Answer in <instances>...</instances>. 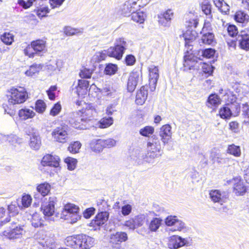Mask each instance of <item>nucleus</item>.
<instances>
[{
    "label": "nucleus",
    "instance_id": "26",
    "mask_svg": "<svg viewBox=\"0 0 249 249\" xmlns=\"http://www.w3.org/2000/svg\"><path fill=\"white\" fill-rule=\"evenodd\" d=\"M89 83L85 80H79L76 88V92L79 96H83L88 92Z\"/></svg>",
    "mask_w": 249,
    "mask_h": 249
},
{
    "label": "nucleus",
    "instance_id": "53",
    "mask_svg": "<svg viewBox=\"0 0 249 249\" xmlns=\"http://www.w3.org/2000/svg\"><path fill=\"white\" fill-rule=\"evenodd\" d=\"M154 132V127L150 126H146L140 130V134L145 137H149L153 134Z\"/></svg>",
    "mask_w": 249,
    "mask_h": 249
},
{
    "label": "nucleus",
    "instance_id": "27",
    "mask_svg": "<svg viewBox=\"0 0 249 249\" xmlns=\"http://www.w3.org/2000/svg\"><path fill=\"white\" fill-rule=\"evenodd\" d=\"M147 90L145 89L144 87H141L137 93L135 100L136 103L139 105H143L147 98Z\"/></svg>",
    "mask_w": 249,
    "mask_h": 249
},
{
    "label": "nucleus",
    "instance_id": "37",
    "mask_svg": "<svg viewBox=\"0 0 249 249\" xmlns=\"http://www.w3.org/2000/svg\"><path fill=\"white\" fill-rule=\"evenodd\" d=\"M50 190L51 185L47 182L40 184L36 187L37 191L43 196H47L50 192Z\"/></svg>",
    "mask_w": 249,
    "mask_h": 249
},
{
    "label": "nucleus",
    "instance_id": "17",
    "mask_svg": "<svg viewBox=\"0 0 249 249\" xmlns=\"http://www.w3.org/2000/svg\"><path fill=\"white\" fill-rule=\"evenodd\" d=\"M60 158L57 156L46 155L43 158L41 163L43 166L58 167L59 164Z\"/></svg>",
    "mask_w": 249,
    "mask_h": 249
},
{
    "label": "nucleus",
    "instance_id": "13",
    "mask_svg": "<svg viewBox=\"0 0 249 249\" xmlns=\"http://www.w3.org/2000/svg\"><path fill=\"white\" fill-rule=\"evenodd\" d=\"M108 219H93L89 223V226L92 227L94 230L100 229V228H104L106 231H111L113 225H110V221Z\"/></svg>",
    "mask_w": 249,
    "mask_h": 249
},
{
    "label": "nucleus",
    "instance_id": "15",
    "mask_svg": "<svg viewBox=\"0 0 249 249\" xmlns=\"http://www.w3.org/2000/svg\"><path fill=\"white\" fill-rule=\"evenodd\" d=\"M172 127L169 124L163 125L160 129L159 136L162 143L165 145L168 143L172 138Z\"/></svg>",
    "mask_w": 249,
    "mask_h": 249
},
{
    "label": "nucleus",
    "instance_id": "11",
    "mask_svg": "<svg viewBox=\"0 0 249 249\" xmlns=\"http://www.w3.org/2000/svg\"><path fill=\"white\" fill-rule=\"evenodd\" d=\"M57 202V198L55 196L49 198L48 201L44 202L41 206L43 213L46 216H51L54 212V206Z\"/></svg>",
    "mask_w": 249,
    "mask_h": 249
},
{
    "label": "nucleus",
    "instance_id": "58",
    "mask_svg": "<svg viewBox=\"0 0 249 249\" xmlns=\"http://www.w3.org/2000/svg\"><path fill=\"white\" fill-rule=\"evenodd\" d=\"M161 221V219H153L149 225L151 231H156L159 228Z\"/></svg>",
    "mask_w": 249,
    "mask_h": 249
},
{
    "label": "nucleus",
    "instance_id": "52",
    "mask_svg": "<svg viewBox=\"0 0 249 249\" xmlns=\"http://www.w3.org/2000/svg\"><path fill=\"white\" fill-rule=\"evenodd\" d=\"M219 114L222 118L227 119L231 117V112L230 107H224L220 109Z\"/></svg>",
    "mask_w": 249,
    "mask_h": 249
},
{
    "label": "nucleus",
    "instance_id": "40",
    "mask_svg": "<svg viewBox=\"0 0 249 249\" xmlns=\"http://www.w3.org/2000/svg\"><path fill=\"white\" fill-rule=\"evenodd\" d=\"M42 68V65L41 64H34L31 66L25 74L28 76H33L38 73Z\"/></svg>",
    "mask_w": 249,
    "mask_h": 249
},
{
    "label": "nucleus",
    "instance_id": "39",
    "mask_svg": "<svg viewBox=\"0 0 249 249\" xmlns=\"http://www.w3.org/2000/svg\"><path fill=\"white\" fill-rule=\"evenodd\" d=\"M235 20L239 23H247L249 19V16L248 14L242 11H237L234 15Z\"/></svg>",
    "mask_w": 249,
    "mask_h": 249
},
{
    "label": "nucleus",
    "instance_id": "36",
    "mask_svg": "<svg viewBox=\"0 0 249 249\" xmlns=\"http://www.w3.org/2000/svg\"><path fill=\"white\" fill-rule=\"evenodd\" d=\"M131 157L134 160H135L139 164L141 163L142 160L145 158V156L144 155L143 151L139 148L133 150Z\"/></svg>",
    "mask_w": 249,
    "mask_h": 249
},
{
    "label": "nucleus",
    "instance_id": "57",
    "mask_svg": "<svg viewBox=\"0 0 249 249\" xmlns=\"http://www.w3.org/2000/svg\"><path fill=\"white\" fill-rule=\"evenodd\" d=\"M41 0H27L26 2L24 0H18V3L24 9H27L31 7L34 2H36Z\"/></svg>",
    "mask_w": 249,
    "mask_h": 249
},
{
    "label": "nucleus",
    "instance_id": "12",
    "mask_svg": "<svg viewBox=\"0 0 249 249\" xmlns=\"http://www.w3.org/2000/svg\"><path fill=\"white\" fill-rule=\"evenodd\" d=\"M149 88L151 91H154L156 88L158 80L159 78L158 67L152 65L149 68Z\"/></svg>",
    "mask_w": 249,
    "mask_h": 249
},
{
    "label": "nucleus",
    "instance_id": "46",
    "mask_svg": "<svg viewBox=\"0 0 249 249\" xmlns=\"http://www.w3.org/2000/svg\"><path fill=\"white\" fill-rule=\"evenodd\" d=\"M107 54V51L96 52L93 56L92 60L95 62H100L106 59Z\"/></svg>",
    "mask_w": 249,
    "mask_h": 249
},
{
    "label": "nucleus",
    "instance_id": "3",
    "mask_svg": "<svg viewBox=\"0 0 249 249\" xmlns=\"http://www.w3.org/2000/svg\"><path fill=\"white\" fill-rule=\"evenodd\" d=\"M28 97L25 88L21 87L12 88L8 91V103L11 105L19 104L24 103Z\"/></svg>",
    "mask_w": 249,
    "mask_h": 249
},
{
    "label": "nucleus",
    "instance_id": "59",
    "mask_svg": "<svg viewBox=\"0 0 249 249\" xmlns=\"http://www.w3.org/2000/svg\"><path fill=\"white\" fill-rule=\"evenodd\" d=\"M102 142L103 144L104 148H111L114 146L116 144V142L115 140L111 138H109L106 140H103Z\"/></svg>",
    "mask_w": 249,
    "mask_h": 249
},
{
    "label": "nucleus",
    "instance_id": "19",
    "mask_svg": "<svg viewBox=\"0 0 249 249\" xmlns=\"http://www.w3.org/2000/svg\"><path fill=\"white\" fill-rule=\"evenodd\" d=\"M240 47L245 50H249V35L245 31H241L236 38Z\"/></svg>",
    "mask_w": 249,
    "mask_h": 249
},
{
    "label": "nucleus",
    "instance_id": "25",
    "mask_svg": "<svg viewBox=\"0 0 249 249\" xmlns=\"http://www.w3.org/2000/svg\"><path fill=\"white\" fill-rule=\"evenodd\" d=\"M41 143V139L38 133H32L29 143L30 147L33 150H37L40 148Z\"/></svg>",
    "mask_w": 249,
    "mask_h": 249
},
{
    "label": "nucleus",
    "instance_id": "21",
    "mask_svg": "<svg viewBox=\"0 0 249 249\" xmlns=\"http://www.w3.org/2000/svg\"><path fill=\"white\" fill-rule=\"evenodd\" d=\"M80 236V249H89L93 246L94 239L92 237L84 234H81Z\"/></svg>",
    "mask_w": 249,
    "mask_h": 249
},
{
    "label": "nucleus",
    "instance_id": "24",
    "mask_svg": "<svg viewBox=\"0 0 249 249\" xmlns=\"http://www.w3.org/2000/svg\"><path fill=\"white\" fill-rule=\"evenodd\" d=\"M63 66V62L61 60L54 59L51 60L47 65V70L51 72H57L60 71Z\"/></svg>",
    "mask_w": 249,
    "mask_h": 249
},
{
    "label": "nucleus",
    "instance_id": "35",
    "mask_svg": "<svg viewBox=\"0 0 249 249\" xmlns=\"http://www.w3.org/2000/svg\"><path fill=\"white\" fill-rule=\"evenodd\" d=\"M197 60V57L192 55H189L188 56H185L184 65L185 67H189L190 69H191L192 68H195L196 67H197L196 65L198 62ZM198 60H200L199 59H198Z\"/></svg>",
    "mask_w": 249,
    "mask_h": 249
},
{
    "label": "nucleus",
    "instance_id": "38",
    "mask_svg": "<svg viewBox=\"0 0 249 249\" xmlns=\"http://www.w3.org/2000/svg\"><path fill=\"white\" fill-rule=\"evenodd\" d=\"M146 15L142 11H136L131 14V19L135 22L142 23L145 20Z\"/></svg>",
    "mask_w": 249,
    "mask_h": 249
},
{
    "label": "nucleus",
    "instance_id": "5",
    "mask_svg": "<svg viewBox=\"0 0 249 249\" xmlns=\"http://www.w3.org/2000/svg\"><path fill=\"white\" fill-rule=\"evenodd\" d=\"M53 140L57 142L65 143L70 139V130L67 125H61L53 129L51 133Z\"/></svg>",
    "mask_w": 249,
    "mask_h": 249
},
{
    "label": "nucleus",
    "instance_id": "31",
    "mask_svg": "<svg viewBox=\"0 0 249 249\" xmlns=\"http://www.w3.org/2000/svg\"><path fill=\"white\" fill-rule=\"evenodd\" d=\"M221 103V100L219 96L216 94H211L206 102V106L209 107H212L219 105Z\"/></svg>",
    "mask_w": 249,
    "mask_h": 249
},
{
    "label": "nucleus",
    "instance_id": "55",
    "mask_svg": "<svg viewBox=\"0 0 249 249\" xmlns=\"http://www.w3.org/2000/svg\"><path fill=\"white\" fill-rule=\"evenodd\" d=\"M46 108V105L43 101L38 100L36 102L35 105V109L38 113H43L45 111Z\"/></svg>",
    "mask_w": 249,
    "mask_h": 249
},
{
    "label": "nucleus",
    "instance_id": "63",
    "mask_svg": "<svg viewBox=\"0 0 249 249\" xmlns=\"http://www.w3.org/2000/svg\"><path fill=\"white\" fill-rule=\"evenodd\" d=\"M92 72V70L84 68L81 71L79 75L82 78H89L90 77Z\"/></svg>",
    "mask_w": 249,
    "mask_h": 249
},
{
    "label": "nucleus",
    "instance_id": "23",
    "mask_svg": "<svg viewBox=\"0 0 249 249\" xmlns=\"http://www.w3.org/2000/svg\"><path fill=\"white\" fill-rule=\"evenodd\" d=\"M121 49L115 44L114 47H111L107 49V54L110 57L120 60L122 58L124 53V52Z\"/></svg>",
    "mask_w": 249,
    "mask_h": 249
},
{
    "label": "nucleus",
    "instance_id": "6",
    "mask_svg": "<svg viewBox=\"0 0 249 249\" xmlns=\"http://www.w3.org/2000/svg\"><path fill=\"white\" fill-rule=\"evenodd\" d=\"M192 240L190 237L182 238L178 235H172L168 238L167 246L170 249H178L184 246H190Z\"/></svg>",
    "mask_w": 249,
    "mask_h": 249
},
{
    "label": "nucleus",
    "instance_id": "42",
    "mask_svg": "<svg viewBox=\"0 0 249 249\" xmlns=\"http://www.w3.org/2000/svg\"><path fill=\"white\" fill-rule=\"evenodd\" d=\"M129 43L130 41L122 37L117 39L115 43L124 52L128 48Z\"/></svg>",
    "mask_w": 249,
    "mask_h": 249
},
{
    "label": "nucleus",
    "instance_id": "28",
    "mask_svg": "<svg viewBox=\"0 0 249 249\" xmlns=\"http://www.w3.org/2000/svg\"><path fill=\"white\" fill-rule=\"evenodd\" d=\"M110 242L114 244L125 241L127 239V235L124 232H117L110 235Z\"/></svg>",
    "mask_w": 249,
    "mask_h": 249
},
{
    "label": "nucleus",
    "instance_id": "16",
    "mask_svg": "<svg viewBox=\"0 0 249 249\" xmlns=\"http://www.w3.org/2000/svg\"><path fill=\"white\" fill-rule=\"evenodd\" d=\"M140 73L137 71L132 72L130 74L127 86L129 92H132L134 90L140 80Z\"/></svg>",
    "mask_w": 249,
    "mask_h": 249
},
{
    "label": "nucleus",
    "instance_id": "8",
    "mask_svg": "<svg viewBox=\"0 0 249 249\" xmlns=\"http://www.w3.org/2000/svg\"><path fill=\"white\" fill-rule=\"evenodd\" d=\"M210 23L209 22H205L200 32V34H202L201 40L203 44L212 45L214 43V36L212 33L210 32Z\"/></svg>",
    "mask_w": 249,
    "mask_h": 249
},
{
    "label": "nucleus",
    "instance_id": "62",
    "mask_svg": "<svg viewBox=\"0 0 249 249\" xmlns=\"http://www.w3.org/2000/svg\"><path fill=\"white\" fill-rule=\"evenodd\" d=\"M160 16L165 18V20H167L170 23L171 20L173 17L174 13L172 10L168 9L163 14L160 15Z\"/></svg>",
    "mask_w": 249,
    "mask_h": 249
},
{
    "label": "nucleus",
    "instance_id": "43",
    "mask_svg": "<svg viewBox=\"0 0 249 249\" xmlns=\"http://www.w3.org/2000/svg\"><path fill=\"white\" fill-rule=\"evenodd\" d=\"M82 144L79 141H75L73 142H71L69 144L68 147V150L71 153L76 154L79 152V150L81 148Z\"/></svg>",
    "mask_w": 249,
    "mask_h": 249
},
{
    "label": "nucleus",
    "instance_id": "30",
    "mask_svg": "<svg viewBox=\"0 0 249 249\" xmlns=\"http://www.w3.org/2000/svg\"><path fill=\"white\" fill-rule=\"evenodd\" d=\"M90 149L95 152H100L104 149L102 139H93L90 143Z\"/></svg>",
    "mask_w": 249,
    "mask_h": 249
},
{
    "label": "nucleus",
    "instance_id": "44",
    "mask_svg": "<svg viewBox=\"0 0 249 249\" xmlns=\"http://www.w3.org/2000/svg\"><path fill=\"white\" fill-rule=\"evenodd\" d=\"M14 36L10 33H5L0 36V39L3 43L10 45L14 41Z\"/></svg>",
    "mask_w": 249,
    "mask_h": 249
},
{
    "label": "nucleus",
    "instance_id": "60",
    "mask_svg": "<svg viewBox=\"0 0 249 249\" xmlns=\"http://www.w3.org/2000/svg\"><path fill=\"white\" fill-rule=\"evenodd\" d=\"M227 31L229 33V35L232 36H236L238 37V32L237 27L233 25H229L227 28Z\"/></svg>",
    "mask_w": 249,
    "mask_h": 249
},
{
    "label": "nucleus",
    "instance_id": "56",
    "mask_svg": "<svg viewBox=\"0 0 249 249\" xmlns=\"http://www.w3.org/2000/svg\"><path fill=\"white\" fill-rule=\"evenodd\" d=\"M3 139L9 142L12 145L16 143H20L21 140L18 138L17 136L14 135H10L7 136H4Z\"/></svg>",
    "mask_w": 249,
    "mask_h": 249
},
{
    "label": "nucleus",
    "instance_id": "34",
    "mask_svg": "<svg viewBox=\"0 0 249 249\" xmlns=\"http://www.w3.org/2000/svg\"><path fill=\"white\" fill-rule=\"evenodd\" d=\"M213 2L216 7L222 12L227 14L230 11V6L224 0H213Z\"/></svg>",
    "mask_w": 249,
    "mask_h": 249
},
{
    "label": "nucleus",
    "instance_id": "64",
    "mask_svg": "<svg viewBox=\"0 0 249 249\" xmlns=\"http://www.w3.org/2000/svg\"><path fill=\"white\" fill-rule=\"evenodd\" d=\"M8 210L9 213V217H14L18 213V210L15 205L11 204L8 206Z\"/></svg>",
    "mask_w": 249,
    "mask_h": 249
},
{
    "label": "nucleus",
    "instance_id": "10",
    "mask_svg": "<svg viewBox=\"0 0 249 249\" xmlns=\"http://www.w3.org/2000/svg\"><path fill=\"white\" fill-rule=\"evenodd\" d=\"M233 185V192L237 196H243L247 192V187L239 177H237L229 181Z\"/></svg>",
    "mask_w": 249,
    "mask_h": 249
},
{
    "label": "nucleus",
    "instance_id": "1",
    "mask_svg": "<svg viewBox=\"0 0 249 249\" xmlns=\"http://www.w3.org/2000/svg\"><path fill=\"white\" fill-rule=\"evenodd\" d=\"M147 154L145 155L146 161L150 162L151 160L159 158L162 154L161 144L157 136L153 135L148 141L147 144Z\"/></svg>",
    "mask_w": 249,
    "mask_h": 249
},
{
    "label": "nucleus",
    "instance_id": "61",
    "mask_svg": "<svg viewBox=\"0 0 249 249\" xmlns=\"http://www.w3.org/2000/svg\"><path fill=\"white\" fill-rule=\"evenodd\" d=\"M215 50L213 49H207L202 51V55L207 58H210L214 56L215 54Z\"/></svg>",
    "mask_w": 249,
    "mask_h": 249
},
{
    "label": "nucleus",
    "instance_id": "50",
    "mask_svg": "<svg viewBox=\"0 0 249 249\" xmlns=\"http://www.w3.org/2000/svg\"><path fill=\"white\" fill-rule=\"evenodd\" d=\"M201 10L203 12V13L209 16V18H212V16L211 15V5L209 3L208 1H205L203 3H202L201 5Z\"/></svg>",
    "mask_w": 249,
    "mask_h": 249
},
{
    "label": "nucleus",
    "instance_id": "29",
    "mask_svg": "<svg viewBox=\"0 0 249 249\" xmlns=\"http://www.w3.org/2000/svg\"><path fill=\"white\" fill-rule=\"evenodd\" d=\"M197 34L196 31H193L190 29H188L186 32L183 34V37L185 41V46H191L190 44L195 40Z\"/></svg>",
    "mask_w": 249,
    "mask_h": 249
},
{
    "label": "nucleus",
    "instance_id": "54",
    "mask_svg": "<svg viewBox=\"0 0 249 249\" xmlns=\"http://www.w3.org/2000/svg\"><path fill=\"white\" fill-rule=\"evenodd\" d=\"M65 162L67 165L68 169L73 170L76 167L77 161L75 159L68 157L65 159Z\"/></svg>",
    "mask_w": 249,
    "mask_h": 249
},
{
    "label": "nucleus",
    "instance_id": "18",
    "mask_svg": "<svg viewBox=\"0 0 249 249\" xmlns=\"http://www.w3.org/2000/svg\"><path fill=\"white\" fill-rule=\"evenodd\" d=\"M165 224L168 226H171L172 228L171 231H181L185 228V224L178 219H165Z\"/></svg>",
    "mask_w": 249,
    "mask_h": 249
},
{
    "label": "nucleus",
    "instance_id": "51",
    "mask_svg": "<svg viewBox=\"0 0 249 249\" xmlns=\"http://www.w3.org/2000/svg\"><path fill=\"white\" fill-rule=\"evenodd\" d=\"M227 151L228 153L236 157H239L241 154L240 147L234 144L229 145Z\"/></svg>",
    "mask_w": 249,
    "mask_h": 249
},
{
    "label": "nucleus",
    "instance_id": "14",
    "mask_svg": "<svg viewBox=\"0 0 249 249\" xmlns=\"http://www.w3.org/2000/svg\"><path fill=\"white\" fill-rule=\"evenodd\" d=\"M79 206L73 203H68L63 206L61 215L64 217L75 216L79 213Z\"/></svg>",
    "mask_w": 249,
    "mask_h": 249
},
{
    "label": "nucleus",
    "instance_id": "4",
    "mask_svg": "<svg viewBox=\"0 0 249 249\" xmlns=\"http://www.w3.org/2000/svg\"><path fill=\"white\" fill-rule=\"evenodd\" d=\"M46 42L42 39L33 41L24 50V54L30 58L35 56L36 53H44L46 52Z\"/></svg>",
    "mask_w": 249,
    "mask_h": 249
},
{
    "label": "nucleus",
    "instance_id": "2",
    "mask_svg": "<svg viewBox=\"0 0 249 249\" xmlns=\"http://www.w3.org/2000/svg\"><path fill=\"white\" fill-rule=\"evenodd\" d=\"M79 112L80 116L76 120L73 119L70 120L71 124L73 127L79 128H82L80 125H78L80 124V121L81 122L89 121L96 113L95 108L91 104L85 103H84L83 108L79 110Z\"/></svg>",
    "mask_w": 249,
    "mask_h": 249
},
{
    "label": "nucleus",
    "instance_id": "9",
    "mask_svg": "<svg viewBox=\"0 0 249 249\" xmlns=\"http://www.w3.org/2000/svg\"><path fill=\"white\" fill-rule=\"evenodd\" d=\"M209 195L212 201L218 203L221 205L227 201L229 197L228 194L226 192L219 190H211Z\"/></svg>",
    "mask_w": 249,
    "mask_h": 249
},
{
    "label": "nucleus",
    "instance_id": "20",
    "mask_svg": "<svg viewBox=\"0 0 249 249\" xmlns=\"http://www.w3.org/2000/svg\"><path fill=\"white\" fill-rule=\"evenodd\" d=\"M80 234L68 236L65 241V245L73 249H80Z\"/></svg>",
    "mask_w": 249,
    "mask_h": 249
},
{
    "label": "nucleus",
    "instance_id": "47",
    "mask_svg": "<svg viewBox=\"0 0 249 249\" xmlns=\"http://www.w3.org/2000/svg\"><path fill=\"white\" fill-rule=\"evenodd\" d=\"M49 8L45 6L37 8L34 10V12L39 18H43L46 16L47 14L49 12Z\"/></svg>",
    "mask_w": 249,
    "mask_h": 249
},
{
    "label": "nucleus",
    "instance_id": "7",
    "mask_svg": "<svg viewBox=\"0 0 249 249\" xmlns=\"http://www.w3.org/2000/svg\"><path fill=\"white\" fill-rule=\"evenodd\" d=\"M142 0H128L125 3L122 9V12L124 16H129L138 10V9L143 6Z\"/></svg>",
    "mask_w": 249,
    "mask_h": 249
},
{
    "label": "nucleus",
    "instance_id": "22",
    "mask_svg": "<svg viewBox=\"0 0 249 249\" xmlns=\"http://www.w3.org/2000/svg\"><path fill=\"white\" fill-rule=\"evenodd\" d=\"M103 95L111 98H117L118 92L117 90L109 85H105L100 90Z\"/></svg>",
    "mask_w": 249,
    "mask_h": 249
},
{
    "label": "nucleus",
    "instance_id": "32",
    "mask_svg": "<svg viewBox=\"0 0 249 249\" xmlns=\"http://www.w3.org/2000/svg\"><path fill=\"white\" fill-rule=\"evenodd\" d=\"M22 228L20 227H16L9 231H5V235L11 239H16L22 234Z\"/></svg>",
    "mask_w": 249,
    "mask_h": 249
},
{
    "label": "nucleus",
    "instance_id": "48",
    "mask_svg": "<svg viewBox=\"0 0 249 249\" xmlns=\"http://www.w3.org/2000/svg\"><path fill=\"white\" fill-rule=\"evenodd\" d=\"M118 70V67L116 65L109 63L106 65L105 69V73L107 75L114 74Z\"/></svg>",
    "mask_w": 249,
    "mask_h": 249
},
{
    "label": "nucleus",
    "instance_id": "33",
    "mask_svg": "<svg viewBox=\"0 0 249 249\" xmlns=\"http://www.w3.org/2000/svg\"><path fill=\"white\" fill-rule=\"evenodd\" d=\"M35 112L29 108H23L19 110L18 115L22 120H27L32 118L35 116Z\"/></svg>",
    "mask_w": 249,
    "mask_h": 249
},
{
    "label": "nucleus",
    "instance_id": "41",
    "mask_svg": "<svg viewBox=\"0 0 249 249\" xmlns=\"http://www.w3.org/2000/svg\"><path fill=\"white\" fill-rule=\"evenodd\" d=\"M32 197L29 195H24L21 198V204H18V207L21 209L29 207L32 202Z\"/></svg>",
    "mask_w": 249,
    "mask_h": 249
},
{
    "label": "nucleus",
    "instance_id": "49",
    "mask_svg": "<svg viewBox=\"0 0 249 249\" xmlns=\"http://www.w3.org/2000/svg\"><path fill=\"white\" fill-rule=\"evenodd\" d=\"M113 122L112 117L104 118L99 122V127L102 128H105L110 126Z\"/></svg>",
    "mask_w": 249,
    "mask_h": 249
},
{
    "label": "nucleus",
    "instance_id": "45",
    "mask_svg": "<svg viewBox=\"0 0 249 249\" xmlns=\"http://www.w3.org/2000/svg\"><path fill=\"white\" fill-rule=\"evenodd\" d=\"M140 219H130L126 221L124 225L130 229H134L142 225Z\"/></svg>",
    "mask_w": 249,
    "mask_h": 249
}]
</instances>
